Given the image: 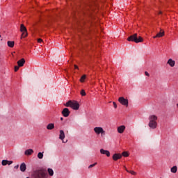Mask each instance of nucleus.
Here are the masks:
<instances>
[{"mask_svg":"<svg viewBox=\"0 0 178 178\" xmlns=\"http://www.w3.org/2000/svg\"><path fill=\"white\" fill-rule=\"evenodd\" d=\"M33 178H48V174L42 170H38L33 172Z\"/></svg>","mask_w":178,"mask_h":178,"instance_id":"1","label":"nucleus"},{"mask_svg":"<svg viewBox=\"0 0 178 178\" xmlns=\"http://www.w3.org/2000/svg\"><path fill=\"white\" fill-rule=\"evenodd\" d=\"M149 127L150 129H156V126H158V123L156 120H158V117L156 115H152L149 117Z\"/></svg>","mask_w":178,"mask_h":178,"instance_id":"2","label":"nucleus"},{"mask_svg":"<svg viewBox=\"0 0 178 178\" xmlns=\"http://www.w3.org/2000/svg\"><path fill=\"white\" fill-rule=\"evenodd\" d=\"M65 106L67 108H72L74 111H79V108H80V104L76 101H68Z\"/></svg>","mask_w":178,"mask_h":178,"instance_id":"3","label":"nucleus"},{"mask_svg":"<svg viewBox=\"0 0 178 178\" xmlns=\"http://www.w3.org/2000/svg\"><path fill=\"white\" fill-rule=\"evenodd\" d=\"M127 41H132L134 42H136V44H138V42H143L144 40L141 38V36H139L138 38H137V33H135L129 36L127 38Z\"/></svg>","mask_w":178,"mask_h":178,"instance_id":"4","label":"nucleus"},{"mask_svg":"<svg viewBox=\"0 0 178 178\" xmlns=\"http://www.w3.org/2000/svg\"><path fill=\"white\" fill-rule=\"evenodd\" d=\"M93 131H95L97 136H99L100 134L101 137H104V136L106 134V132L105 131V130H104V128L101 127H95L93 129Z\"/></svg>","mask_w":178,"mask_h":178,"instance_id":"5","label":"nucleus"},{"mask_svg":"<svg viewBox=\"0 0 178 178\" xmlns=\"http://www.w3.org/2000/svg\"><path fill=\"white\" fill-rule=\"evenodd\" d=\"M118 102L120 104H121V105L126 106V108L129 106V100L123 97H119Z\"/></svg>","mask_w":178,"mask_h":178,"instance_id":"6","label":"nucleus"},{"mask_svg":"<svg viewBox=\"0 0 178 178\" xmlns=\"http://www.w3.org/2000/svg\"><path fill=\"white\" fill-rule=\"evenodd\" d=\"M126 130V126L124 125H121L120 127H118L117 128V131L120 134H123V133H124V131Z\"/></svg>","mask_w":178,"mask_h":178,"instance_id":"7","label":"nucleus"},{"mask_svg":"<svg viewBox=\"0 0 178 178\" xmlns=\"http://www.w3.org/2000/svg\"><path fill=\"white\" fill-rule=\"evenodd\" d=\"M62 115L64 116V118H67L70 115V111H69V108H65L62 111Z\"/></svg>","mask_w":178,"mask_h":178,"instance_id":"8","label":"nucleus"},{"mask_svg":"<svg viewBox=\"0 0 178 178\" xmlns=\"http://www.w3.org/2000/svg\"><path fill=\"white\" fill-rule=\"evenodd\" d=\"M100 154H102V155H106L108 158L111 156V152H109L108 150H105L104 149H100Z\"/></svg>","mask_w":178,"mask_h":178,"instance_id":"9","label":"nucleus"},{"mask_svg":"<svg viewBox=\"0 0 178 178\" xmlns=\"http://www.w3.org/2000/svg\"><path fill=\"white\" fill-rule=\"evenodd\" d=\"M59 139L63 140V143H67V140L65 142V131L63 130H60Z\"/></svg>","mask_w":178,"mask_h":178,"instance_id":"10","label":"nucleus"},{"mask_svg":"<svg viewBox=\"0 0 178 178\" xmlns=\"http://www.w3.org/2000/svg\"><path fill=\"white\" fill-rule=\"evenodd\" d=\"M168 65H169V66H170L171 67H175V65H176V61H175L172 58H169L168 62H167Z\"/></svg>","mask_w":178,"mask_h":178,"instance_id":"11","label":"nucleus"},{"mask_svg":"<svg viewBox=\"0 0 178 178\" xmlns=\"http://www.w3.org/2000/svg\"><path fill=\"white\" fill-rule=\"evenodd\" d=\"M25 63H26V60H24V58H22L17 61V65L19 67H23Z\"/></svg>","mask_w":178,"mask_h":178,"instance_id":"12","label":"nucleus"},{"mask_svg":"<svg viewBox=\"0 0 178 178\" xmlns=\"http://www.w3.org/2000/svg\"><path fill=\"white\" fill-rule=\"evenodd\" d=\"M113 161H118V159H122V154L120 153L114 154L113 155Z\"/></svg>","mask_w":178,"mask_h":178,"instance_id":"13","label":"nucleus"},{"mask_svg":"<svg viewBox=\"0 0 178 178\" xmlns=\"http://www.w3.org/2000/svg\"><path fill=\"white\" fill-rule=\"evenodd\" d=\"M12 163H13V161L8 160H3L1 162L3 166H6V165H12Z\"/></svg>","mask_w":178,"mask_h":178,"instance_id":"14","label":"nucleus"},{"mask_svg":"<svg viewBox=\"0 0 178 178\" xmlns=\"http://www.w3.org/2000/svg\"><path fill=\"white\" fill-rule=\"evenodd\" d=\"M20 170L21 172H26V169H27V167L26 165V163H22L21 165H20Z\"/></svg>","mask_w":178,"mask_h":178,"instance_id":"15","label":"nucleus"},{"mask_svg":"<svg viewBox=\"0 0 178 178\" xmlns=\"http://www.w3.org/2000/svg\"><path fill=\"white\" fill-rule=\"evenodd\" d=\"M165 35V32L162 31L156 34V35L154 36L153 38H161V37H163Z\"/></svg>","mask_w":178,"mask_h":178,"instance_id":"16","label":"nucleus"},{"mask_svg":"<svg viewBox=\"0 0 178 178\" xmlns=\"http://www.w3.org/2000/svg\"><path fill=\"white\" fill-rule=\"evenodd\" d=\"M124 169H125L126 172H127V173H130L131 175H132V176H136L137 175V172H136V171L129 170H127V168H126V167H124Z\"/></svg>","mask_w":178,"mask_h":178,"instance_id":"17","label":"nucleus"},{"mask_svg":"<svg viewBox=\"0 0 178 178\" xmlns=\"http://www.w3.org/2000/svg\"><path fill=\"white\" fill-rule=\"evenodd\" d=\"M47 129V130H54V129H55V124H54V123L48 124Z\"/></svg>","mask_w":178,"mask_h":178,"instance_id":"18","label":"nucleus"},{"mask_svg":"<svg viewBox=\"0 0 178 178\" xmlns=\"http://www.w3.org/2000/svg\"><path fill=\"white\" fill-rule=\"evenodd\" d=\"M25 155H31L34 154V150L33 149H26L24 152Z\"/></svg>","mask_w":178,"mask_h":178,"instance_id":"19","label":"nucleus"},{"mask_svg":"<svg viewBox=\"0 0 178 178\" xmlns=\"http://www.w3.org/2000/svg\"><path fill=\"white\" fill-rule=\"evenodd\" d=\"M7 44H8V46L10 47V48H13V47H15L14 41H8Z\"/></svg>","mask_w":178,"mask_h":178,"instance_id":"20","label":"nucleus"},{"mask_svg":"<svg viewBox=\"0 0 178 178\" xmlns=\"http://www.w3.org/2000/svg\"><path fill=\"white\" fill-rule=\"evenodd\" d=\"M20 31L21 33H23L24 31H27V29L26 28V26H24V24H21L20 26Z\"/></svg>","mask_w":178,"mask_h":178,"instance_id":"21","label":"nucleus"},{"mask_svg":"<svg viewBox=\"0 0 178 178\" xmlns=\"http://www.w3.org/2000/svg\"><path fill=\"white\" fill-rule=\"evenodd\" d=\"M171 172L172 173H176L177 172V166L175 165L171 168Z\"/></svg>","mask_w":178,"mask_h":178,"instance_id":"22","label":"nucleus"},{"mask_svg":"<svg viewBox=\"0 0 178 178\" xmlns=\"http://www.w3.org/2000/svg\"><path fill=\"white\" fill-rule=\"evenodd\" d=\"M47 172L49 176H54V170H52L51 168H48Z\"/></svg>","mask_w":178,"mask_h":178,"instance_id":"23","label":"nucleus"},{"mask_svg":"<svg viewBox=\"0 0 178 178\" xmlns=\"http://www.w3.org/2000/svg\"><path fill=\"white\" fill-rule=\"evenodd\" d=\"M38 158L39 159H42V158H44V154L42 152H39L38 154Z\"/></svg>","mask_w":178,"mask_h":178,"instance_id":"24","label":"nucleus"},{"mask_svg":"<svg viewBox=\"0 0 178 178\" xmlns=\"http://www.w3.org/2000/svg\"><path fill=\"white\" fill-rule=\"evenodd\" d=\"M121 155L122 156H124L125 158H127V156H129V154L128 152H123Z\"/></svg>","mask_w":178,"mask_h":178,"instance_id":"25","label":"nucleus"},{"mask_svg":"<svg viewBox=\"0 0 178 178\" xmlns=\"http://www.w3.org/2000/svg\"><path fill=\"white\" fill-rule=\"evenodd\" d=\"M28 35L27 31L22 32V38H26V37Z\"/></svg>","mask_w":178,"mask_h":178,"instance_id":"26","label":"nucleus"},{"mask_svg":"<svg viewBox=\"0 0 178 178\" xmlns=\"http://www.w3.org/2000/svg\"><path fill=\"white\" fill-rule=\"evenodd\" d=\"M86 75H83L81 79H80V82L81 83H84V81H86Z\"/></svg>","mask_w":178,"mask_h":178,"instance_id":"27","label":"nucleus"},{"mask_svg":"<svg viewBox=\"0 0 178 178\" xmlns=\"http://www.w3.org/2000/svg\"><path fill=\"white\" fill-rule=\"evenodd\" d=\"M81 95H82V97H86V90H82L81 91Z\"/></svg>","mask_w":178,"mask_h":178,"instance_id":"28","label":"nucleus"},{"mask_svg":"<svg viewBox=\"0 0 178 178\" xmlns=\"http://www.w3.org/2000/svg\"><path fill=\"white\" fill-rule=\"evenodd\" d=\"M95 165H97V163H93V164L90 165L88 166V168H89V169H91V168H94V166H95Z\"/></svg>","mask_w":178,"mask_h":178,"instance_id":"29","label":"nucleus"},{"mask_svg":"<svg viewBox=\"0 0 178 178\" xmlns=\"http://www.w3.org/2000/svg\"><path fill=\"white\" fill-rule=\"evenodd\" d=\"M20 67H19V65L17 66V65H15V72H17V70H19V68Z\"/></svg>","mask_w":178,"mask_h":178,"instance_id":"30","label":"nucleus"},{"mask_svg":"<svg viewBox=\"0 0 178 178\" xmlns=\"http://www.w3.org/2000/svg\"><path fill=\"white\" fill-rule=\"evenodd\" d=\"M113 105L115 109H116V108H118V105L116 104V102H113Z\"/></svg>","mask_w":178,"mask_h":178,"instance_id":"31","label":"nucleus"},{"mask_svg":"<svg viewBox=\"0 0 178 178\" xmlns=\"http://www.w3.org/2000/svg\"><path fill=\"white\" fill-rule=\"evenodd\" d=\"M43 42L42 39H41V38L38 39V42L39 44H41V42Z\"/></svg>","mask_w":178,"mask_h":178,"instance_id":"32","label":"nucleus"},{"mask_svg":"<svg viewBox=\"0 0 178 178\" xmlns=\"http://www.w3.org/2000/svg\"><path fill=\"white\" fill-rule=\"evenodd\" d=\"M145 76H149V73H148V72H145Z\"/></svg>","mask_w":178,"mask_h":178,"instance_id":"33","label":"nucleus"},{"mask_svg":"<svg viewBox=\"0 0 178 178\" xmlns=\"http://www.w3.org/2000/svg\"><path fill=\"white\" fill-rule=\"evenodd\" d=\"M15 169H19V165H17L14 167Z\"/></svg>","mask_w":178,"mask_h":178,"instance_id":"34","label":"nucleus"},{"mask_svg":"<svg viewBox=\"0 0 178 178\" xmlns=\"http://www.w3.org/2000/svg\"><path fill=\"white\" fill-rule=\"evenodd\" d=\"M74 69H79V67L77 65H74Z\"/></svg>","mask_w":178,"mask_h":178,"instance_id":"35","label":"nucleus"},{"mask_svg":"<svg viewBox=\"0 0 178 178\" xmlns=\"http://www.w3.org/2000/svg\"><path fill=\"white\" fill-rule=\"evenodd\" d=\"M60 120H63V118H60Z\"/></svg>","mask_w":178,"mask_h":178,"instance_id":"36","label":"nucleus"},{"mask_svg":"<svg viewBox=\"0 0 178 178\" xmlns=\"http://www.w3.org/2000/svg\"><path fill=\"white\" fill-rule=\"evenodd\" d=\"M161 13H162V12H159V15H161Z\"/></svg>","mask_w":178,"mask_h":178,"instance_id":"37","label":"nucleus"}]
</instances>
